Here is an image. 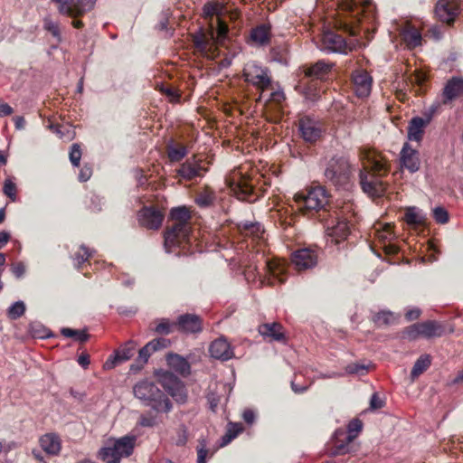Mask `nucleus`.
<instances>
[{
	"instance_id": "1",
	"label": "nucleus",
	"mask_w": 463,
	"mask_h": 463,
	"mask_svg": "<svg viewBox=\"0 0 463 463\" xmlns=\"http://www.w3.org/2000/svg\"><path fill=\"white\" fill-rule=\"evenodd\" d=\"M134 396L156 413H168L173 405L167 395L149 381H140L133 387Z\"/></svg>"
},
{
	"instance_id": "2",
	"label": "nucleus",
	"mask_w": 463,
	"mask_h": 463,
	"mask_svg": "<svg viewBox=\"0 0 463 463\" xmlns=\"http://www.w3.org/2000/svg\"><path fill=\"white\" fill-rule=\"evenodd\" d=\"M170 217L175 222L165 233L164 246L165 251L168 253L172 251V248L179 247L183 242L188 240L191 213L187 207L179 206L171 210Z\"/></svg>"
},
{
	"instance_id": "3",
	"label": "nucleus",
	"mask_w": 463,
	"mask_h": 463,
	"mask_svg": "<svg viewBox=\"0 0 463 463\" xmlns=\"http://www.w3.org/2000/svg\"><path fill=\"white\" fill-rule=\"evenodd\" d=\"M354 168L345 155L335 154L325 158L324 176L331 184L341 187L348 184Z\"/></svg>"
},
{
	"instance_id": "4",
	"label": "nucleus",
	"mask_w": 463,
	"mask_h": 463,
	"mask_svg": "<svg viewBox=\"0 0 463 463\" xmlns=\"http://www.w3.org/2000/svg\"><path fill=\"white\" fill-rule=\"evenodd\" d=\"M261 258L263 259L264 262V277L261 278L255 261H250L248 264H245L244 262L242 263L245 279L248 281H253L257 279V277H260L262 283L267 282L269 285L283 283L285 281L283 263L276 259H264V256Z\"/></svg>"
},
{
	"instance_id": "5",
	"label": "nucleus",
	"mask_w": 463,
	"mask_h": 463,
	"mask_svg": "<svg viewBox=\"0 0 463 463\" xmlns=\"http://www.w3.org/2000/svg\"><path fill=\"white\" fill-rule=\"evenodd\" d=\"M136 441L134 435L109 439L107 446L100 449L99 456L105 463H120L122 458H128L133 453Z\"/></svg>"
},
{
	"instance_id": "6",
	"label": "nucleus",
	"mask_w": 463,
	"mask_h": 463,
	"mask_svg": "<svg viewBox=\"0 0 463 463\" xmlns=\"http://www.w3.org/2000/svg\"><path fill=\"white\" fill-rule=\"evenodd\" d=\"M226 181L231 191L239 200L249 203L257 200L258 195L255 194L253 184L249 176L237 171L227 177Z\"/></svg>"
},
{
	"instance_id": "7",
	"label": "nucleus",
	"mask_w": 463,
	"mask_h": 463,
	"mask_svg": "<svg viewBox=\"0 0 463 463\" xmlns=\"http://www.w3.org/2000/svg\"><path fill=\"white\" fill-rule=\"evenodd\" d=\"M294 199L300 209L319 211L327 204L328 194L324 187L317 186L306 193H297Z\"/></svg>"
},
{
	"instance_id": "8",
	"label": "nucleus",
	"mask_w": 463,
	"mask_h": 463,
	"mask_svg": "<svg viewBox=\"0 0 463 463\" xmlns=\"http://www.w3.org/2000/svg\"><path fill=\"white\" fill-rule=\"evenodd\" d=\"M359 184L363 192L371 198L383 197L387 189V184L382 177L372 174L366 166H363L359 171Z\"/></svg>"
},
{
	"instance_id": "9",
	"label": "nucleus",
	"mask_w": 463,
	"mask_h": 463,
	"mask_svg": "<svg viewBox=\"0 0 463 463\" xmlns=\"http://www.w3.org/2000/svg\"><path fill=\"white\" fill-rule=\"evenodd\" d=\"M227 24L221 19H217V36L214 37L213 29L212 28L209 35L200 32L194 35L193 42L197 51L206 53L212 50L215 42L222 43L228 33Z\"/></svg>"
},
{
	"instance_id": "10",
	"label": "nucleus",
	"mask_w": 463,
	"mask_h": 463,
	"mask_svg": "<svg viewBox=\"0 0 463 463\" xmlns=\"http://www.w3.org/2000/svg\"><path fill=\"white\" fill-rule=\"evenodd\" d=\"M243 77L247 82L264 90L271 84L269 70L262 67L255 61L248 62L243 69Z\"/></svg>"
},
{
	"instance_id": "11",
	"label": "nucleus",
	"mask_w": 463,
	"mask_h": 463,
	"mask_svg": "<svg viewBox=\"0 0 463 463\" xmlns=\"http://www.w3.org/2000/svg\"><path fill=\"white\" fill-rule=\"evenodd\" d=\"M159 382L163 388L173 399L181 404L187 401V391L184 383L173 373L164 372L159 375Z\"/></svg>"
},
{
	"instance_id": "12",
	"label": "nucleus",
	"mask_w": 463,
	"mask_h": 463,
	"mask_svg": "<svg viewBox=\"0 0 463 463\" xmlns=\"http://www.w3.org/2000/svg\"><path fill=\"white\" fill-rule=\"evenodd\" d=\"M319 49L326 53H347L352 50V44L339 34L332 31L324 32L321 35Z\"/></svg>"
},
{
	"instance_id": "13",
	"label": "nucleus",
	"mask_w": 463,
	"mask_h": 463,
	"mask_svg": "<svg viewBox=\"0 0 463 463\" xmlns=\"http://www.w3.org/2000/svg\"><path fill=\"white\" fill-rule=\"evenodd\" d=\"M58 4L59 13L77 17L91 11L97 0H52Z\"/></svg>"
},
{
	"instance_id": "14",
	"label": "nucleus",
	"mask_w": 463,
	"mask_h": 463,
	"mask_svg": "<svg viewBox=\"0 0 463 463\" xmlns=\"http://www.w3.org/2000/svg\"><path fill=\"white\" fill-rule=\"evenodd\" d=\"M339 8L343 12L350 13L352 17L360 21V14H364L366 18L373 17L374 5L371 0H364L363 3H357L354 0H344Z\"/></svg>"
},
{
	"instance_id": "15",
	"label": "nucleus",
	"mask_w": 463,
	"mask_h": 463,
	"mask_svg": "<svg viewBox=\"0 0 463 463\" xmlns=\"http://www.w3.org/2000/svg\"><path fill=\"white\" fill-rule=\"evenodd\" d=\"M298 128L303 139L309 143L316 142L323 132L322 124L308 116L299 119Z\"/></svg>"
},
{
	"instance_id": "16",
	"label": "nucleus",
	"mask_w": 463,
	"mask_h": 463,
	"mask_svg": "<svg viewBox=\"0 0 463 463\" xmlns=\"http://www.w3.org/2000/svg\"><path fill=\"white\" fill-rule=\"evenodd\" d=\"M317 253L309 249H299L292 253L291 261L298 271L314 268L317 263Z\"/></svg>"
},
{
	"instance_id": "17",
	"label": "nucleus",
	"mask_w": 463,
	"mask_h": 463,
	"mask_svg": "<svg viewBox=\"0 0 463 463\" xmlns=\"http://www.w3.org/2000/svg\"><path fill=\"white\" fill-rule=\"evenodd\" d=\"M353 88L359 98H366L372 90L373 79L364 70H355L352 74Z\"/></svg>"
},
{
	"instance_id": "18",
	"label": "nucleus",
	"mask_w": 463,
	"mask_h": 463,
	"mask_svg": "<svg viewBox=\"0 0 463 463\" xmlns=\"http://www.w3.org/2000/svg\"><path fill=\"white\" fill-rule=\"evenodd\" d=\"M400 163L402 167L407 169L410 173L414 174L420 168V153L417 149L406 142L403 144L400 152Z\"/></svg>"
},
{
	"instance_id": "19",
	"label": "nucleus",
	"mask_w": 463,
	"mask_h": 463,
	"mask_svg": "<svg viewBox=\"0 0 463 463\" xmlns=\"http://www.w3.org/2000/svg\"><path fill=\"white\" fill-rule=\"evenodd\" d=\"M203 171L205 169L201 165V160H197L195 156H193L181 164L180 167L176 169V175L186 181H190L202 176Z\"/></svg>"
},
{
	"instance_id": "20",
	"label": "nucleus",
	"mask_w": 463,
	"mask_h": 463,
	"mask_svg": "<svg viewBox=\"0 0 463 463\" xmlns=\"http://www.w3.org/2000/svg\"><path fill=\"white\" fill-rule=\"evenodd\" d=\"M209 353L213 358L221 361H228L234 356L233 348L224 337L213 341L209 346Z\"/></svg>"
},
{
	"instance_id": "21",
	"label": "nucleus",
	"mask_w": 463,
	"mask_h": 463,
	"mask_svg": "<svg viewBox=\"0 0 463 463\" xmlns=\"http://www.w3.org/2000/svg\"><path fill=\"white\" fill-rule=\"evenodd\" d=\"M163 218L160 211L150 207L143 208L138 214L139 223L151 230H157L162 224Z\"/></svg>"
},
{
	"instance_id": "22",
	"label": "nucleus",
	"mask_w": 463,
	"mask_h": 463,
	"mask_svg": "<svg viewBox=\"0 0 463 463\" xmlns=\"http://www.w3.org/2000/svg\"><path fill=\"white\" fill-rule=\"evenodd\" d=\"M436 109L430 108V114L426 119L414 117L411 119L408 127V139L411 141L420 142L423 137L424 128L430 123L431 114L435 112Z\"/></svg>"
},
{
	"instance_id": "23",
	"label": "nucleus",
	"mask_w": 463,
	"mask_h": 463,
	"mask_svg": "<svg viewBox=\"0 0 463 463\" xmlns=\"http://www.w3.org/2000/svg\"><path fill=\"white\" fill-rule=\"evenodd\" d=\"M178 329L186 334H197L202 332V320L194 314H184L177 317Z\"/></svg>"
},
{
	"instance_id": "24",
	"label": "nucleus",
	"mask_w": 463,
	"mask_h": 463,
	"mask_svg": "<svg viewBox=\"0 0 463 463\" xmlns=\"http://www.w3.org/2000/svg\"><path fill=\"white\" fill-rule=\"evenodd\" d=\"M435 13L441 22L451 24L458 14V7L455 2L439 0L436 5Z\"/></svg>"
},
{
	"instance_id": "25",
	"label": "nucleus",
	"mask_w": 463,
	"mask_h": 463,
	"mask_svg": "<svg viewBox=\"0 0 463 463\" xmlns=\"http://www.w3.org/2000/svg\"><path fill=\"white\" fill-rule=\"evenodd\" d=\"M136 344L133 341L127 342L124 345L120 346L113 356L104 364V368L107 370L112 369L117 364L129 360L135 354Z\"/></svg>"
},
{
	"instance_id": "26",
	"label": "nucleus",
	"mask_w": 463,
	"mask_h": 463,
	"mask_svg": "<svg viewBox=\"0 0 463 463\" xmlns=\"http://www.w3.org/2000/svg\"><path fill=\"white\" fill-rule=\"evenodd\" d=\"M360 159L372 174L379 175L382 177V172H387L388 168L384 162H383L378 156L368 149L363 148L360 151Z\"/></svg>"
},
{
	"instance_id": "27",
	"label": "nucleus",
	"mask_w": 463,
	"mask_h": 463,
	"mask_svg": "<svg viewBox=\"0 0 463 463\" xmlns=\"http://www.w3.org/2000/svg\"><path fill=\"white\" fill-rule=\"evenodd\" d=\"M42 449L50 456H57L61 449V441L56 433H46L40 437Z\"/></svg>"
},
{
	"instance_id": "28",
	"label": "nucleus",
	"mask_w": 463,
	"mask_h": 463,
	"mask_svg": "<svg viewBox=\"0 0 463 463\" xmlns=\"http://www.w3.org/2000/svg\"><path fill=\"white\" fill-rule=\"evenodd\" d=\"M463 95V78L452 77L449 80L443 89L444 103L452 101L453 99Z\"/></svg>"
},
{
	"instance_id": "29",
	"label": "nucleus",
	"mask_w": 463,
	"mask_h": 463,
	"mask_svg": "<svg viewBox=\"0 0 463 463\" xmlns=\"http://www.w3.org/2000/svg\"><path fill=\"white\" fill-rule=\"evenodd\" d=\"M169 367L183 377L191 373V365L186 358L177 354H169L166 356Z\"/></svg>"
},
{
	"instance_id": "30",
	"label": "nucleus",
	"mask_w": 463,
	"mask_h": 463,
	"mask_svg": "<svg viewBox=\"0 0 463 463\" xmlns=\"http://www.w3.org/2000/svg\"><path fill=\"white\" fill-rule=\"evenodd\" d=\"M259 333L272 341H283L285 339L282 326L279 323H266L259 326Z\"/></svg>"
},
{
	"instance_id": "31",
	"label": "nucleus",
	"mask_w": 463,
	"mask_h": 463,
	"mask_svg": "<svg viewBox=\"0 0 463 463\" xmlns=\"http://www.w3.org/2000/svg\"><path fill=\"white\" fill-rule=\"evenodd\" d=\"M271 37V26L269 24H262L252 28L250 31V39L260 46L268 45Z\"/></svg>"
},
{
	"instance_id": "32",
	"label": "nucleus",
	"mask_w": 463,
	"mask_h": 463,
	"mask_svg": "<svg viewBox=\"0 0 463 463\" xmlns=\"http://www.w3.org/2000/svg\"><path fill=\"white\" fill-rule=\"evenodd\" d=\"M333 64L325 61H318L309 67L304 69L306 77L323 80L331 71Z\"/></svg>"
},
{
	"instance_id": "33",
	"label": "nucleus",
	"mask_w": 463,
	"mask_h": 463,
	"mask_svg": "<svg viewBox=\"0 0 463 463\" xmlns=\"http://www.w3.org/2000/svg\"><path fill=\"white\" fill-rule=\"evenodd\" d=\"M350 226L346 219H339L336 224L328 228V235L335 238L336 242L347 238Z\"/></svg>"
},
{
	"instance_id": "34",
	"label": "nucleus",
	"mask_w": 463,
	"mask_h": 463,
	"mask_svg": "<svg viewBox=\"0 0 463 463\" xmlns=\"http://www.w3.org/2000/svg\"><path fill=\"white\" fill-rule=\"evenodd\" d=\"M239 228L246 236H252L253 239H260L264 233V229L260 222L244 221L239 224Z\"/></svg>"
},
{
	"instance_id": "35",
	"label": "nucleus",
	"mask_w": 463,
	"mask_h": 463,
	"mask_svg": "<svg viewBox=\"0 0 463 463\" xmlns=\"http://www.w3.org/2000/svg\"><path fill=\"white\" fill-rule=\"evenodd\" d=\"M421 336L426 338L440 336L443 334L442 326L435 321H426L419 323Z\"/></svg>"
},
{
	"instance_id": "36",
	"label": "nucleus",
	"mask_w": 463,
	"mask_h": 463,
	"mask_svg": "<svg viewBox=\"0 0 463 463\" xmlns=\"http://www.w3.org/2000/svg\"><path fill=\"white\" fill-rule=\"evenodd\" d=\"M166 153L171 162H180L188 154L184 145H175L172 140L166 145Z\"/></svg>"
},
{
	"instance_id": "37",
	"label": "nucleus",
	"mask_w": 463,
	"mask_h": 463,
	"mask_svg": "<svg viewBox=\"0 0 463 463\" xmlns=\"http://www.w3.org/2000/svg\"><path fill=\"white\" fill-rule=\"evenodd\" d=\"M404 220L409 225H421L426 221V215L418 207L406 208Z\"/></svg>"
},
{
	"instance_id": "38",
	"label": "nucleus",
	"mask_w": 463,
	"mask_h": 463,
	"mask_svg": "<svg viewBox=\"0 0 463 463\" xmlns=\"http://www.w3.org/2000/svg\"><path fill=\"white\" fill-rule=\"evenodd\" d=\"M430 356L429 354L420 355L415 362L411 376L412 380L420 376L423 372H425L430 365Z\"/></svg>"
},
{
	"instance_id": "39",
	"label": "nucleus",
	"mask_w": 463,
	"mask_h": 463,
	"mask_svg": "<svg viewBox=\"0 0 463 463\" xmlns=\"http://www.w3.org/2000/svg\"><path fill=\"white\" fill-rule=\"evenodd\" d=\"M402 38L410 48H415L421 44V33L415 28L404 30Z\"/></svg>"
},
{
	"instance_id": "40",
	"label": "nucleus",
	"mask_w": 463,
	"mask_h": 463,
	"mask_svg": "<svg viewBox=\"0 0 463 463\" xmlns=\"http://www.w3.org/2000/svg\"><path fill=\"white\" fill-rule=\"evenodd\" d=\"M223 12V5L218 2H207L203 7V15L206 19H211L213 15L218 17Z\"/></svg>"
},
{
	"instance_id": "41",
	"label": "nucleus",
	"mask_w": 463,
	"mask_h": 463,
	"mask_svg": "<svg viewBox=\"0 0 463 463\" xmlns=\"http://www.w3.org/2000/svg\"><path fill=\"white\" fill-rule=\"evenodd\" d=\"M372 319L377 326H383L394 323L396 317L391 311L383 310L374 314Z\"/></svg>"
},
{
	"instance_id": "42",
	"label": "nucleus",
	"mask_w": 463,
	"mask_h": 463,
	"mask_svg": "<svg viewBox=\"0 0 463 463\" xmlns=\"http://www.w3.org/2000/svg\"><path fill=\"white\" fill-rule=\"evenodd\" d=\"M363 423L359 419H354L347 425V435L345 440L347 443L352 442L362 430Z\"/></svg>"
},
{
	"instance_id": "43",
	"label": "nucleus",
	"mask_w": 463,
	"mask_h": 463,
	"mask_svg": "<svg viewBox=\"0 0 463 463\" xmlns=\"http://www.w3.org/2000/svg\"><path fill=\"white\" fill-rule=\"evenodd\" d=\"M61 333L65 337L74 338L80 343H84L89 339V335L85 330H76L69 327H64L61 330Z\"/></svg>"
},
{
	"instance_id": "44",
	"label": "nucleus",
	"mask_w": 463,
	"mask_h": 463,
	"mask_svg": "<svg viewBox=\"0 0 463 463\" xmlns=\"http://www.w3.org/2000/svg\"><path fill=\"white\" fill-rule=\"evenodd\" d=\"M215 200V195L213 192L204 191L201 193L195 199V203L200 207H209L213 203Z\"/></svg>"
},
{
	"instance_id": "45",
	"label": "nucleus",
	"mask_w": 463,
	"mask_h": 463,
	"mask_svg": "<svg viewBox=\"0 0 463 463\" xmlns=\"http://www.w3.org/2000/svg\"><path fill=\"white\" fill-rule=\"evenodd\" d=\"M25 312V305L23 301H16L14 304H12L8 310V317L11 319H17L21 317Z\"/></svg>"
},
{
	"instance_id": "46",
	"label": "nucleus",
	"mask_w": 463,
	"mask_h": 463,
	"mask_svg": "<svg viewBox=\"0 0 463 463\" xmlns=\"http://www.w3.org/2000/svg\"><path fill=\"white\" fill-rule=\"evenodd\" d=\"M91 256V251L85 245H81L78 252L73 256L75 266L79 269L82 263L87 261Z\"/></svg>"
},
{
	"instance_id": "47",
	"label": "nucleus",
	"mask_w": 463,
	"mask_h": 463,
	"mask_svg": "<svg viewBox=\"0 0 463 463\" xmlns=\"http://www.w3.org/2000/svg\"><path fill=\"white\" fill-rule=\"evenodd\" d=\"M3 192L11 201L16 200V184L10 178L5 180Z\"/></svg>"
},
{
	"instance_id": "48",
	"label": "nucleus",
	"mask_w": 463,
	"mask_h": 463,
	"mask_svg": "<svg viewBox=\"0 0 463 463\" xmlns=\"http://www.w3.org/2000/svg\"><path fill=\"white\" fill-rule=\"evenodd\" d=\"M69 158L73 166H79L81 158V149L79 144L74 143L71 146Z\"/></svg>"
},
{
	"instance_id": "49",
	"label": "nucleus",
	"mask_w": 463,
	"mask_h": 463,
	"mask_svg": "<svg viewBox=\"0 0 463 463\" xmlns=\"http://www.w3.org/2000/svg\"><path fill=\"white\" fill-rule=\"evenodd\" d=\"M433 218L438 223L445 224L449 222V213L448 211L442 207V206H437L433 210Z\"/></svg>"
},
{
	"instance_id": "50",
	"label": "nucleus",
	"mask_w": 463,
	"mask_h": 463,
	"mask_svg": "<svg viewBox=\"0 0 463 463\" xmlns=\"http://www.w3.org/2000/svg\"><path fill=\"white\" fill-rule=\"evenodd\" d=\"M367 369L368 366L364 364L353 363L345 367V373L348 374L364 375L367 372Z\"/></svg>"
},
{
	"instance_id": "51",
	"label": "nucleus",
	"mask_w": 463,
	"mask_h": 463,
	"mask_svg": "<svg viewBox=\"0 0 463 463\" xmlns=\"http://www.w3.org/2000/svg\"><path fill=\"white\" fill-rule=\"evenodd\" d=\"M170 345V340L166 338H156L147 343V347H150L152 353L165 349Z\"/></svg>"
},
{
	"instance_id": "52",
	"label": "nucleus",
	"mask_w": 463,
	"mask_h": 463,
	"mask_svg": "<svg viewBox=\"0 0 463 463\" xmlns=\"http://www.w3.org/2000/svg\"><path fill=\"white\" fill-rule=\"evenodd\" d=\"M188 440V430L185 425L182 424L176 430L175 445L184 446Z\"/></svg>"
},
{
	"instance_id": "53",
	"label": "nucleus",
	"mask_w": 463,
	"mask_h": 463,
	"mask_svg": "<svg viewBox=\"0 0 463 463\" xmlns=\"http://www.w3.org/2000/svg\"><path fill=\"white\" fill-rule=\"evenodd\" d=\"M174 324L170 323L168 319L163 318L154 328L155 332L160 335H169L172 332Z\"/></svg>"
},
{
	"instance_id": "54",
	"label": "nucleus",
	"mask_w": 463,
	"mask_h": 463,
	"mask_svg": "<svg viewBox=\"0 0 463 463\" xmlns=\"http://www.w3.org/2000/svg\"><path fill=\"white\" fill-rule=\"evenodd\" d=\"M29 328L31 335L35 338H45L49 335L47 329L40 324H31Z\"/></svg>"
},
{
	"instance_id": "55",
	"label": "nucleus",
	"mask_w": 463,
	"mask_h": 463,
	"mask_svg": "<svg viewBox=\"0 0 463 463\" xmlns=\"http://www.w3.org/2000/svg\"><path fill=\"white\" fill-rule=\"evenodd\" d=\"M138 424L142 427H154L157 424L156 417L151 414H142L139 417Z\"/></svg>"
},
{
	"instance_id": "56",
	"label": "nucleus",
	"mask_w": 463,
	"mask_h": 463,
	"mask_svg": "<svg viewBox=\"0 0 463 463\" xmlns=\"http://www.w3.org/2000/svg\"><path fill=\"white\" fill-rule=\"evenodd\" d=\"M43 27L45 30L50 32L55 38H61L59 25L57 23L52 21L51 19L45 18Z\"/></svg>"
},
{
	"instance_id": "57",
	"label": "nucleus",
	"mask_w": 463,
	"mask_h": 463,
	"mask_svg": "<svg viewBox=\"0 0 463 463\" xmlns=\"http://www.w3.org/2000/svg\"><path fill=\"white\" fill-rule=\"evenodd\" d=\"M200 447L197 449V463H206L207 449L204 439L200 440Z\"/></svg>"
},
{
	"instance_id": "58",
	"label": "nucleus",
	"mask_w": 463,
	"mask_h": 463,
	"mask_svg": "<svg viewBox=\"0 0 463 463\" xmlns=\"http://www.w3.org/2000/svg\"><path fill=\"white\" fill-rule=\"evenodd\" d=\"M152 354V352L150 350V347H147V344L143 346L139 352H138V357L137 362L141 363V364H145L147 361L150 355Z\"/></svg>"
},
{
	"instance_id": "59",
	"label": "nucleus",
	"mask_w": 463,
	"mask_h": 463,
	"mask_svg": "<svg viewBox=\"0 0 463 463\" xmlns=\"http://www.w3.org/2000/svg\"><path fill=\"white\" fill-rule=\"evenodd\" d=\"M405 335L409 339H411V340L416 339L418 336H421V333H420V330L419 327V323L409 326L405 330Z\"/></svg>"
},
{
	"instance_id": "60",
	"label": "nucleus",
	"mask_w": 463,
	"mask_h": 463,
	"mask_svg": "<svg viewBox=\"0 0 463 463\" xmlns=\"http://www.w3.org/2000/svg\"><path fill=\"white\" fill-rule=\"evenodd\" d=\"M243 430V426L240 422H230L228 424L227 431L235 439Z\"/></svg>"
},
{
	"instance_id": "61",
	"label": "nucleus",
	"mask_w": 463,
	"mask_h": 463,
	"mask_svg": "<svg viewBox=\"0 0 463 463\" xmlns=\"http://www.w3.org/2000/svg\"><path fill=\"white\" fill-rule=\"evenodd\" d=\"M285 99V94L283 90L279 88L278 90H274L269 96V100L276 103L280 104Z\"/></svg>"
},
{
	"instance_id": "62",
	"label": "nucleus",
	"mask_w": 463,
	"mask_h": 463,
	"mask_svg": "<svg viewBox=\"0 0 463 463\" xmlns=\"http://www.w3.org/2000/svg\"><path fill=\"white\" fill-rule=\"evenodd\" d=\"M92 175V169L90 166L84 165L81 169L80 170L79 174V180L80 182H86L88 181Z\"/></svg>"
},
{
	"instance_id": "63",
	"label": "nucleus",
	"mask_w": 463,
	"mask_h": 463,
	"mask_svg": "<svg viewBox=\"0 0 463 463\" xmlns=\"http://www.w3.org/2000/svg\"><path fill=\"white\" fill-rule=\"evenodd\" d=\"M384 406V402L377 393H373L370 400V408L372 410L382 409Z\"/></svg>"
},
{
	"instance_id": "64",
	"label": "nucleus",
	"mask_w": 463,
	"mask_h": 463,
	"mask_svg": "<svg viewBox=\"0 0 463 463\" xmlns=\"http://www.w3.org/2000/svg\"><path fill=\"white\" fill-rule=\"evenodd\" d=\"M420 313L421 311L420 308L411 307L405 313V317L407 318V320L412 321L417 319L420 317Z\"/></svg>"
}]
</instances>
